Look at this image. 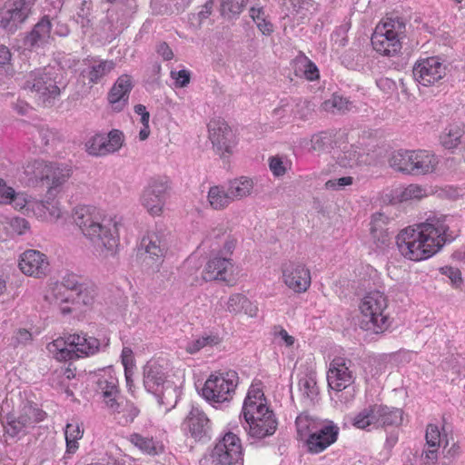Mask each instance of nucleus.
I'll return each mask as SVG.
<instances>
[{
  "label": "nucleus",
  "mask_w": 465,
  "mask_h": 465,
  "mask_svg": "<svg viewBox=\"0 0 465 465\" xmlns=\"http://www.w3.org/2000/svg\"><path fill=\"white\" fill-rule=\"evenodd\" d=\"M121 358L122 363L124 366L125 379L129 383V371L134 367L133 351L128 347H124L122 351Z\"/></svg>",
  "instance_id": "obj_56"
},
{
  "label": "nucleus",
  "mask_w": 465,
  "mask_h": 465,
  "mask_svg": "<svg viewBox=\"0 0 465 465\" xmlns=\"http://www.w3.org/2000/svg\"><path fill=\"white\" fill-rule=\"evenodd\" d=\"M352 367L353 363L350 359L335 357L331 361L327 372L329 387L337 391L350 389L356 378Z\"/></svg>",
  "instance_id": "obj_12"
},
{
  "label": "nucleus",
  "mask_w": 465,
  "mask_h": 465,
  "mask_svg": "<svg viewBox=\"0 0 465 465\" xmlns=\"http://www.w3.org/2000/svg\"><path fill=\"white\" fill-rule=\"evenodd\" d=\"M250 15L257 25V27L263 35H271L273 31L272 24L266 19L265 13L262 7H252L250 9Z\"/></svg>",
  "instance_id": "obj_48"
},
{
  "label": "nucleus",
  "mask_w": 465,
  "mask_h": 465,
  "mask_svg": "<svg viewBox=\"0 0 465 465\" xmlns=\"http://www.w3.org/2000/svg\"><path fill=\"white\" fill-rule=\"evenodd\" d=\"M51 21L47 16L43 17L25 36V45L29 48L40 47L49 42L51 37Z\"/></svg>",
  "instance_id": "obj_29"
},
{
  "label": "nucleus",
  "mask_w": 465,
  "mask_h": 465,
  "mask_svg": "<svg viewBox=\"0 0 465 465\" xmlns=\"http://www.w3.org/2000/svg\"><path fill=\"white\" fill-rule=\"evenodd\" d=\"M53 71L52 68H45L33 72L25 83V87L38 94L44 102L50 103V100L56 98L65 87L61 86V82L57 81L58 75Z\"/></svg>",
  "instance_id": "obj_9"
},
{
  "label": "nucleus",
  "mask_w": 465,
  "mask_h": 465,
  "mask_svg": "<svg viewBox=\"0 0 465 465\" xmlns=\"http://www.w3.org/2000/svg\"><path fill=\"white\" fill-rule=\"evenodd\" d=\"M464 126L462 124H451L448 125L440 139V143L446 149L456 148L460 143L461 138L464 135Z\"/></svg>",
  "instance_id": "obj_38"
},
{
  "label": "nucleus",
  "mask_w": 465,
  "mask_h": 465,
  "mask_svg": "<svg viewBox=\"0 0 465 465\" xmlns=\"http://www.w3.org/2000/svg\"><path fill=\"white\" fill-rule=\"evenodd\" d=\"M114 68V63L110 61L100 62L83 71L82 74L89 80L91 84H96L102 77L110 73Z\"/></svg>",
  "instance_id": "obj_43"
},
{
  "label": "nucleus",
  "mask_w": 465,
  "mask_h": 465,
  "mask_svg": "<svg viewBox=\"0 0 465 465\" xmlns=\"http://www.w3.org/2000/svg\"><path fill=\"white\" fill-rule=\"evenodd\" d=\"M301 63L304 67L303 73H304L305 77L308 80L312 81V80L319 78L318 68L307 57L302 58Z\"/></svg>",
  "instance_id": "obj_59"
},
{
  "label": "nucleus",
  "mask_w": 465,
  "mask_h": 465,
  "mask_svg": "<svg viewBox=\"0 0 465 465\" xmlns=\"http://www.w3.org/2000/svg\"><path fill=\"white\" fill-rule=\"evenodd\" d=\"M444 274H446L451 282L457 286L462 282L461 272L457 268L446 267L444 269Z\"/></svg>",
  "instance_id": "obj_63"
},
{
  "label": "nucleus",
  "mask_w": 465,
  "mask_h": 465,
  "mask_svg": "<svg viewBox=\"0 0 465 465\" xmlns=\"http://www.w3.org/2000/svg\"><path fill=\"white\" fill-rule=\"evenodd\" d=\"M339 431V427L332 421L324 422L306 439L308 451L312 454L322 452L337 440Z\"/></svg>",
  "instance_id": "obj_18"
},
{
  "label": "nucleus",
  "mask_w": 465,
  "mask_h": 465,
  "mask_svg": "<svg viewBox=\"0 0 465 465\" xmlns=\"http://www.w3.org/2000/svg\"><path fill=\"white\" fill-rule=\"evenodd\" d=\"M208 202L213 209L223 210L229 206L232 200L227 188L224 190L223 186L215 185L209 189Z\"/></svg>",
  "instance_id": "obj_40"
},
{
  "label": "nucleus",
  "mask_w": 465,
  "mask_h": 465,
  "mask_svg": "<svg viewBox=\"0 0 465 465\" xmlns=\"http://www.w3.org/2000/svg\"><path fill=\"white\" fill-rule=\"evenodd\" d=\"M97 294L96 288L93 283H84L80 289L72 296L73 302L84 305L91 304Z\"/></svg>",
  "instance_id": "obj_46"
},
{
  "label": "nucleus",
  "mask_w": 465,
  "mask_h": 465,
  "mask_svg": "<svg viewBox=\"0 0 465 465\" xmlns=\"http://www.w3.org/2000/svg\"><path fill=\"white\" fill-rule=\"evenodd\" d=\"M15 191L0 179V203H11Z\"/></svg>",
  "instance_id": "obj_61"
},
{
  "label": "nucleus",
  "mask_w": 465,
  "mask_h": 465,
  "mask_svg": "<svg viewBox=\"0 0 465 465\" xmlns=\"http://www.w3.org/2000/svg\"><path fill=\"white\" fill-rule=\"evenodd\" d=\"M171 76L175 80L176 87H184L190 83L191 74L187 70H180L178 72L172 71Z\"/></svg>",
  "instance_id": "obj_60"
},
{
  "label": "nucleus",
  "mask_w": 465,
  "mask_h": 465,
  "mask_svg": "<svg viewBox=\"0 0 465 465\" xmlns=\"http://www.w3.org/2000/svg\"><path fill=\"white\" fill-rule=\"evenodd\" d=\"M299 389L302 395L310 402H312L319 394V389L315 379L306 376L299 381Z\"/></svg>",
  "instance_id": "obj_47"
},
{
  "label": "nucleus",
  "mask_w": 465,
  "mask_h": 465,
  "mask_svg": "<svg viewBox=\"0 0 465 465\" xmlns=\"http://www.w3.org/2000/svg\"><path fill=\"white\" fill-rule=\"evenodd\" d=\"M24 173L28 177L31 185L46 187L47 198L51 200L69 179L71 170L58 163L35 160L25 166Z\"/></svg>",
  "instance_id": "obj_2"
},
{
  "label": "nucleus",
  "mask_w": 465,
  "mask_h": 465,
  "mask_svg": "<svg viewBox=\"0 0 465 465\" xmlns=\"http://www.w3.org/2000/svg\"><path fill=\"white\" fill-rule=\"evenodd\" d=\"M370 225L371 232H387L390 230H394L395 220L382 213H376L372 214Z\"/></svg>",
  "instance_id": "obj_45"
},
{
  "label": "nucleus",
  "mask_w": 465,
  "mask_h": 465,
  "mask_svg": "<svg viewBox=\"0 0 465 465\" xmlns=\"http://www.w3.org/2000/svg\"><path fill=\"white\" fill-rule=\"evenodd\" d=\"M244 302H246V297L244 295L234 293L229 297L226 310L233 313L241 312Z\"/></svg>",
  "instance_id": "obj_53"
},
{
  "label": "nucleus",
  "mask_w": 465,
  "mask_h": 465,
  "mask_svg": "<svg viewBox=\"0 0 465 465\" xmlns=\"http://www.w3.org/2000/svg\"><path fill=\"white\" fill-rule=\"evenodd\" d=\"M386 25V30L395 33V36L399 38L400 35L403 33V30L405 28L404 22L399 18H387V20L381 25Z\"/></svg>",
  "instance_id": "obj_54"
},
{
  "label": "nucleus",
  "mask_w": 465,
  "mask_h": 465,
  "mask_svg": "<svg viewBox=\"0 0 465 465\" xmlns=\"http://www.w3.org/2000/svg\"><path fill=\"white\" fill-rule=\"evenodd\" d=\"M95 392L103 398L105 405L112 411H119L122 405L120 402V390L118 379L111 367L100 370L94 376Z\"/></svg>",
  "instance_id": "obj_11"
},
{
  "label": "nucleus",
  "mask_w": 465,
  "mask_h": 465,
  "mask_svg": "<svg viewBox=\"0 0 465 465\" xmlns=\"http://www.w3.org/2000/svg\"><path fill=\"white\" fill-rule=\"evenodd\" d=\"M414 151L399 150L391 153L389 164L398 172L411 174Z\"/></svg>",
  "instance_id": "obj_39"
},
{
  "label": "nucleus",
  "mask_w": 465,
  "mask_h": 465,
  "mask_svg": "<svg viewBox=\"0 0 465 465\" xmlns=\"http://www.w3.org/2000/svg\"><path fill=\"white\" fill-rule=\"evenodd\" d=\"M36 0H11L1 13L0 25L9 32H14L24 23L31 13Z\"/></svg>",
  "instance_id": "obj_16"
},
{
  "label": "nucleus",
  "mask_w": 465,
  "mask_h": 465,
  "mask_svg": "<svg viewBox=\"0 0 465 465\" xmlns=\"http://www.w3.org/2000/svg\"><path fill=\"white\" fill-rule=\"evenodd\" d=\"M139 250H143L152 259L163 257L166 245L160 234H144L139 244Z\"/></svg>",
  "instance_id": "obj_36"
},
{
  "label": "nucleus",
  "mask_w": 465,
  "mask_h": 465,
  "mask_svg": "<svg viewBox=\"0 0 465 465\" xmlns=\"http://www.w3.org/2000/svg\"><path fill=\"white\" fill-rule=\"evenodd\" d=\"M128 440L143 454L156 456L163 452V443L151 436L134 432L129 435Z\"/></svg>",
  "instance_id": "obj_31"
},
{
  "label": "nucleus",
  "mask_w": 465,
  "mask_h": 465,
  "mask_svg": "<svg viewBox=\"0 0 465 465\" xmlns=\"http://www.w3.org/2000/svg\"><path fill=\"white\" fill-rule=\"evenodd\" d=\"M352 183V177L344 176L338 179H331L325 183V188L328 190H341L347 185H351Z\"/></svg>",
  "instance_id": "obj_57"
},
{
  "label": "nucleus",
  "mask_w": 465,
  "mask_h": 465,
  "mask_svg": "<svg viewBox=\"0 0 465 465\" xmlns=\"http://www.w3.org/2000/svg\"><path fill=\"white\" fill-rule=\"evenodd\" d=\"M378 411L379 404H371L351 417V422L357 429L368 431L378 429Z\"/></svg>",
  "instance_id": "obj_30"
},
{
  "label": "nucleus",
  "mask_w": 465,
  "mask_h": 465,
  "mask_svg": "<svg viewBox=\"0 0 465 465\" xmlns=\"http://www.w3.org/2000/svg\"><path fill=\"white\" fill-rule=\"evenodd\" d=\"M183 430L196 441L211 439L212 422L205 412L197 406H192L182 424Z\"/></svg>",
  "instance_id": "obj_15"
},
{
  "label": "nucleus",
  "mask_w": 465,
  "mask_h": 465,
  "mask_svg": "<svg viewBox=\"0 0 465 465\" xmlns=\"http://www.w3.org/2000/svg\"><path fill=\"white\" fill-rule=\"evenodd\" d=\"M269 166L275 176H282L286 173V166L279 156H272L269 159Z\"/></svg>",
  "instance_id": "obj_58"
},
{
  "label": "nucleus",
  "mask_w": 465,
  "mask_h": 465,
  "mask_svg": "<svg viewBox=\"0 0 465 465\" xmlns=\"http://www.w3.org/2000/svg\"><path fill=\"white\" fill-rule=\"evenodd\" d=\"M120 402H122V405L117 412L122 413V416L119 419V423L126 426L134 420L140 411L133 402L127 401L124 402L121 400Z\"/></svg>",
  "instance_id": "obj_50"
},
{
  "label": "nucleus",
  "mask_w": 465,
  "mask_h": 465,
  "mask_svg": "<svg viewBox=\"0 0 465 465\" xmlns=\"http://www.w3.org/2000/svg\"><path fill=\"white\" fill-rule=\"evenodd\" d=\"M378 419V429L400 427L403 421V411L396 407L379 404Z\"/></svg>",
  "instance_id": "obj_35"
},
{
  "label": "nucleus",
  "mask_w": 465,
  "mask_h": 465,
  "mask_svg": "<svg viewBox=\"0 0 465 465\" xmlns=\"http://www.w3.org/2000/svg\"><path fill=\"white\" fill-rule=\"evenodd\" d=\"M209 139L222 157L231 153L232 132L223 119H213L208 124Z\"/></svg>",
  "instance_id": "obj_20"
},
{
  "label": "nucleus",
  "mask_w": 465,
  "mask_h": 465,
  "mask_svg": "<svg viewBox=\"0 0 465 465\" xmlns=\"http://www.w3.org/2000/svg\"><path fill=\"white\" fill-rule=\"evenodd\" d=\"M371 45L373 48L384 54L393 55L400 52L401 48V42L395 36V33L386 30V25H378L371 36Z\"/></svg>",
  "instance_id": "obj_24"
},
{
  "label": "nucleus",
  "mask_w": 465,
  "mask_h": 465,
  "mask_svg": "<svg viewBox=\"0 0 465 465\" xmlns=\"http://www.w3.org/2000/svg\"><path fill=\"white\" fill-rule=\"evenodd\" d=\"M239 383L238 373L229 370L213 373L202 389L203 397L211 403L230 401Z\"/></svg>",
  "instance_id": "obj_7"
},
{
  "label": "nucleus",
  "mask_w": 465,
  "mask_h": 465,
  "mask_svg": "<svg viewBox=\"0 0 465 465\" xmlns=\"http://www.w3.org/2000/svg\"><path fill=\"white\" fill-rule=\"evenodd\" d=\"M426 443L430 448H438L440 443V432L435 424H428L425 434Z\"/></svg>",
  "instance_id": "obj_52"
},
{
  "label": "nucleus",
  "mask_w": 465,
  "mask_h": 465,
  "mask_svg": "<svg viewBox=\"0 0 465 465\" xmlns=\"http://www.w3.org/2000/svg\"><path fill=\"white\" fill-rule=\"evenodd\" d=\"M220 341L221 339L217 334L205 333L201 337L189 341L186 346V351L191 354H193L198 352L201 349L204 347L219 344Z\"/></svg>",
  "instance_id": "obj_44"
},
{
  "label": "nucleus",
  "mask_w": 465,
  "mask_h": 465,
  "mask_svg": "<svg viewBox=\"0 0 465 465\" xmlns=\"http://www.w3.org/2000/svg\"><path fill=\"white\" fill-rule=\"evenodd\" d=\"M248 0H221L220 10L223 16L232 18L237 16Z\"/></svg>",
  "instance_id": "obj_49"
},
{
  "label": "nucleus",
  "mask_w": 465,
  "mask_h": 465,
  "mask_svg": "<svg viewBox=\"0 0 465 465\" xmlns=\"http://www.w3.org/2000/svg\"><path fill=\"white\" fill-rule=\"evenodd\" d=\"M84 283L76 274L67 273L60 282L54 283L52 294L57 302H67L72 299L71 295H74Z\"/></svg>",
  "instance_id": "obj_26"
},
{
  "label": "nucleus",
  "mask_w": 465,
  "mask_h": 465,
  "mask_svg": "<svg viewBox=\"0 0 465 465\" xmlns=\"http://www.w3.org/2000/svg\"><path fill=\"white\" fill-rule=\"evenodd\" d=\"M212 459L213 465H233L242 464L243 454L240 438L229 431L216 442L213 451Z\"/></svg>",
  "instance_id": "obj_10"
},
{
  "label": "nucleus",
  "mask_w": 465,
  "mask_h": 465,
  "mask_svg": "<svg viewBox=\"0 0 465 465\" xmlns=\"http://www.w3.org/2000/svg\"><path fill=\"white\" fill-rule=\"evenodd\" d=\"M227 189L232 202L240 201L252 195L254 189V183L251 178L241 176L239 178L230 180L228 182Z\"/></svg>",
  "instance_id": "obj_34"
},
{
  "label": "nucleus",
  "mask_w": 465,
  "mask_h": 465,
  "mask_svg": "<svg viewBox=\"0 0 465 465\" xmlns=\"http://www.w3.org/2000/svg\"><path fill=\"white\" fill-rule=\"evenodd\" d=\"M454 240L451 234H397L396 244L401 255L411 261L426 260L437 253L446 242Z\"/></svg>",
  "instance_id": "obj_4"
},
{
  "label": "nucleus",
  "mask_w": 465,
  "mask_h": 465,
  "mask_svg": "<svg viewBox=\"0 0 465 465\" xmlns=\"http://www.w3.org/2000/svg\"><path fill=\"white\" fill-rule=\"evenodd\" d=\"M232 271L233 263L232 260L218 253L207 262L203 272V277L205 281H223L230 282Z\"/></svg>",
  "instance_id": "obj_22"
},
{
  "label": "nucleus",
  "mask_w": 465,
  "mask_h": 465,
  "mask_svg": "<svg viewBox=\"0 0 465 465\" xmlns=\"http://www.w3.org/2000/svg\"><path fill=\"white\" fill-rule=\"evenodd\" d=\"M283 282L293 292L301 293L311 285L310 271L300 262H289L282 265Z\"/></svg>",
  "instance_id": "obj_17"
},
{
  "label": "nucleus",
  "mask_w": 465,
  "mask_h": 465,
  "mask_svg": "<svg viewBox=\"0 0 465 465\" xmlns=\"http://www.w3.org/2000/svg\"><path fill=\"white\" fill-rule=\"evenodd\" d=\"M324 422L306 412L301 413L295 420L297 434L301 440L308 439Z\"/></svg>",
  "instance_id": "obj_37"
},
{
  "label": "nucleus",
  "mask_w": 465,
  "mask_h": 465,
  "mask_svg": "<svg viewBox=\"0 0 465 465\" xmlns=\"http://www.w3.org/2000/svg\"><path fill=\"white\" fill-rule=\"evenodd\" d=\"M274 415L267 406V401L262 389L251 386L243 401L242 414L245 423L249 421L261 422L265 416Z\"/></svg>",
  "instance_id": "obj_13"
},
{
  "label": "nucleus",
  "mask_w": 465,
  "mask_h": 465,
  "mask_svg": "<svg viewBox=\"0 0 465 465\" xmlns=\"http://www.w3.org/2000/svg\"><path fill=\"white\" fill-rule=\"evenodd\" d=\"M413 76L422 85H430L446 74V66L438 57H429L416 64L412 70Z\"/></svg>",
  "instance_id": "obj_19"
},
{
  "label": "nucleus",
  "mask_w": 465,
  "mask_h": 465,
  "mask_svg": "<svg viewBox=\"0 0 465 465\" xmlns=\"http://www.w3.org/2000/svg\"><path fill=\"white\" fill-rule=\"evenodd\" d=\"M352 104L347 99L337 94L322 104L323 111L332 114H345L351 109Z\"/></svg>",
  "instance_id": "obj_42"
},
{
  "label": "nucleus",
  "mask_w": 465,
  "mask_h": 465,
  "mask_svg": "<svg viewBox=\"0 0 465 465\" xmlns=\"http://www.w3.org/2000/svg\"><path fill=\"white\" fill-rule=\"evenodd\" d=\"M132 88L131 76L123 74L117 79L107 97L114 111L121 112L125 107Z\"/></svg>",
  "instance_id": "obj_25"
},
{
  "label": "nucleus",
  "mask_w": 465,
  "mask_h": 465,
  "mask_svg": "<svg viewBox=\"0 0 465 465\" xmlns=\"http://www.w3.org/2000/svg\"><path fill=\"white\" fill-rule=\"evenodd\" d=\"M438 163L436 157L426 151H414L411 174L432 173Z\"/></svg>",
  "instance_id": "obj_33"
},
{
  "label": "nucleus",
  "mask_w": 465,
  "mask_h": 465,
  "mask_svg": "<svg viewBox=\"0 0 465 465\" xmlns=\"http://www.w3.org/2000/svg\"><path fill=\"white\" fill-rule=\"evenodd\" d=\"M84 435V429L78 422L67 423L64 430L66 453L74 454L79 448L78 440Z\"/></svg>",
  "instance_id": "obj_41"
},
{
  "label": "nucleus",
  "mask_w": 465,
  "mask_h": 465,
  "mask_svg": "<svg viewBox=\"0 0 465 465\" xmlns=\"http://www.w3.org/2000/svg\"><path fill=\"white\" fill-rule=\"evenodd\" d=\"M450 224L444 215H432L425 222L401 229L399 232H448Z\"/></svg>",
  "instance_id": "obj_28"
},
{
  "label": "nucleus",
  "mask_w": 465,
  "mask_h": 465,
  "mask_svg": "<svg viewBox=\"0 0 465 465\" xmlns=\"http://www.w3.org/2000/svg\"><path fill=\"white\" fill-rule=\"evenodd\" d=\"M46 413L36 405L25 404L18 416L8 413L2 420L5 432L11 438L21 439L30 429L45 419Z\"/></svg>",
  "instance_id": "obj_8"
},
{
  "label": "nucleus",
  "mask_w": 465,
  "mask_h": 465,
  "mask_svg": "<svg viewBox=\"0 0 465 465\" xmlns=\"http://www.w3.org/2000/svg\"><path fill=\"white\" fill-rule=\"evenodd\" d=\"M100 348L101 342L98 339L84 332L58 337L46 346L49 354L57 361L89 357L96 354Z\"/></svg>",
  "instance_id": "obj_3"
},
{
  "label": "nucleus",
  "mask_w": 465,
  "mask_h": 465,
  "mask_svg": "<svg viewBox=\"0 0 465 465\" xmlns=\"http://www.w3.org/2000/svg\"><path fill=\"white\" fill-rule=\"evenodd\" d=\"M332 143V136L327 133H320L312 136L311 149L314 152L321 153L329 148Z\"/></svg>",
  "instance_id": "obj_51"
},
{
  "label": "nucleus",
  "mask_w": 465,
  "mask_h": 465,
  "mask_svg": "<svg viewBox=\"0 0 465 465\" xmlns=\"http://www.w3.org/2000/svg\"><path fill=\"white\" fill-rule=\"evenodd\" d=\"M143 386L145 390L153 394L160 405L166 410L173 408L181 395L179 386L166 378L161 366L147 363L143 369Z\"/></svg>",
  "instance_id": "obj_6"
},
{
  "label": "nucleus",
  "mask_w": 465,
  "mask_h": 465,
  "mask_svg": "<svg viewBox=\"0 0 465 465\" xmlns=\"http://www.w3.org/2000/svg\"><path fill=\"white\" fill-rule=\"evenodd\" d=\"M124 142V134L117 129H113L105 136L96 134L90 141L88 153L92 155L102 156L118 151Z\"/></svg>",
  "instance_id": "obj_21"
},
{
  "label": "nucleus",
  "mask_w": 465,
  "mask_h": 465,
  "mask_svg": "<svg viewBox=\"0 0 465 465\" xmlns=\"http://www.w3.org/2000/svg\"><path fill=\"white\" fill-rule=\"evenodd\" d=\"M248 434L255 439H263L272 435L277 429V420L274 415L265 416L261 422L249 421L243 424Z\"/></svg>",
  "instance_id": "obj_32"
},
{
  "label": "nucleus",
  "mask_w": 465,
  "mask_h": 465,
  "mask_svg": "<svg viewBox=\"0 0 465 465\" xmlns=\"http://www.w3.org/2000/svg\"><path fill=\"white\" fill-rule=\"evenodd\" d=\"M11 226L16 232H23V231L30 230L29 223L21 217H15L11 221Z\"/></svg>",
  "instance_id": "obj_64"
},
{
  "label": "nucleus",
  "mask_w": 465,
  "mask_h": 465,
  "mask_svg": "<svg viewBox=\"0 0 465 465\" xmlns=\"http://www.w3.org/2000/svg\"><path fill=\"white\" fill-rule=\"evenodd\" d=\"M424 189L420 186L411 184L401 193V201L420 199L424 196Z\"/></svg>",
  "instance_id": "obj_55"
},
{
  "label": "nucleus",
  "mask_w": 465,
  "mask_h": 465,
  "mask_svg": "<svg viewBox=\"0 0 465 465\" xmlns=\"http://www.w3.org/2000/svg\"><path fill=\"white\" fill-rule=\"evenodd\" d=\"M168 182L165 178H152L144 188L141 203L152 215H160L165 203Z\"/></svg>",
  "instance_id": "obj_14"
},
{
  "label": "nucleus",
  "mask_w": 465,
  "mask_h": 465,
  "mask_svg": "<svg viewBox=\"0 0 465 465\" xmlns=\"http://www.w3.org/2000/svg\"><path fill=\"white\" fill-rule=\"evenodd\" d=\"M94 252L102 258L115 255L119 246L118 234H88Z\"/></svg>",
  "instance_id": "obj_27"
},
{
  "label": "nucleus",
  "mask_w": 465,
  "mask_h": 465,
  "mask_svg": "<svg viewBox=\"0 0 465 465\" xmlns=\"http://www.w3.org/2000/svg\"><path fill=\"white\" fill-rule=\"evenodd\" d=\"M438 460V448L426 450L421 455L420 465H436Z\"/></svg>",
  "instance_id": "obj_62"
},
{
  "label": "nucleus",
  "mask_w": 465,
  "mask_h": 465,
  "mask_svg": "<svg viewBox=\"0 0 465 465\" xmlns=\"http://www.w3.org/2000/svg\"><path fill=\"white\" fill-rule=\"evenodd\" d=\"M361 314L360 326L361 329L375 334L383 333L391 324V319L388 312V298L379 291L368 292L361 301Z\"/></svg>",
  "instance_id": "obj_5"
},
{
  "label": "nucleus",
  "mask_w": 465,
  "mask_h": 465,
  "mask_svg": "<svg viewBox=\"0 0 465 465\" xmlns=\"http://www.w3.org/2000/svg\"><path fill=\"white\" fill-rule=\"evenodd\" d=\"M19 268L26 275L40 278L47 273L49 262L39 251L27 250L20 257Z\"/></svg>",
  "instance_id": "obj_23"
},
{
  "label": "nucleus",
  "mask_w": 465,
  "mask_h": 465,
  "mask_svg": "<svg viewBox=\"0 0 465 465\" xmlns=\"http://www.w3.org/2000/svg\"><path fill=\"white\" fill-rule=\"evenodd\" d=\"M73 223L83 232H119L126 230L124 219L87 204H78L72 210Z\"/></svg>",
  "instance_id": "obj_1"
}]
</instances>
